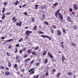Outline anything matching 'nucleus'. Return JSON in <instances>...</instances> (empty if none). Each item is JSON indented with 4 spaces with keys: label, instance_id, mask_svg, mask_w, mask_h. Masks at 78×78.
<instances>
[{
    "label": "nucleus",
    "instance_id": "obj_51",
    "mask_svg": "<svg viewBox=\"0 0 78 78\" xmlns=\"http://www.w3.org/2000/svg\"><path fill=\"white\" fill-rule=\"evenodd\" d=\"M72 14H73V15H75V13L74 11H73L72 13Z\"/></svg>",
    "mask_w": 78,
    "mask_h": 78
},
{
    "label": "nucleus",
    "instance_id": "obj_16",
    "mask_svg": "<svg viewBox=\"0 0 78 78\" xmlns=\"http://www.w3.org/2000/svg\"><path fill=\"white\" fill-rule=\"evenodd\" d=\"M5 8L3 7L2 8V13L3 14H4V13L5 12Z\"/></svg>",
    "mask_w": 78,
    "mask_h": 78
},
{
    "label": "nucleus",
    "instance_id": "obj_23",
    "mask_svg": "<svg viewBox=\"0 0 78 78\" xmlns=\"http://www.w3.org/2000/svg\"><path fill=\"white\" fill-rule=\"evenodd\" d=\"M67 75H72V73L71 72H69L68 73H67Z\"/></svg>",
    "mask_w": 78,
    "mask_h": 78
},
{
    "label": "nucleus",
    "instance_id": "obj_11",
    "mask_svg": "<svg viewBox=\"0 0 78 78\" xmlns=\"http://www.w3.org/2000/svg\"><path fill=\"white\" fill-rule=\"evenodd\" d=\"M45 16L44 15H43L42 16L41 18V19L42 20H44L45 19Z\"/></svg>",
    "mask_w": 78,
    "mask_h": 78
},
{
    "label": "nucleus",
    "instance_id": "obj_13",
    "mask_svg": "<svg viewBox=\"0 0 78 78\" xmlns=\"http://www.w3.org/2000/svg\"><path fill=\"white\" fill-rule=\"evenodd\" d=\"M30 61V58H28L27 59L25 60V62H27L28 61Z\"/></svg>",
    "mask_w": 78,
    "mask_h": 78
},
{
    "label": "nucleus",
    "instance_id": "obj_39",
    "mask_svg": "<svg viewBox=\"0 0 78 78\" xmlns=\"http://www.w3.org/2000/svg\"><path fill=\"white\" fill-rule=\"evenodd\" d=\"M35 20L34 18H32V22H34Z\"/></svg>",
    "mask_w": 78,
    "mask_h": 78
},
{
    "label": "nucleus",
    "instance_id": "obj_34",
    "mask_svg": "<svg viewBox=\"0 0 78 78\" xmlns=\"http://www.w3.org/2000/svg\"><path fill=\"white\" fill-rule=\"evenodd\" d=\"M0 69H4L5 67H3V66H0Z\"/></svg>",
    "mask_w": 78,
    "mask_h": 78
},
{
    "label": "nucleus",
    "instance_id": "obj_53",
    "mask_svg": "<svg viewBox=\"0 0 78 78\" xmlns=\"http://www.w3.org/2000/svg\"><path fill=\"white\" fill-rule=\"evenodd\" d=\"M19 44H17L16 45V47H19Z\"/></svg>",
    "mask_w": 78,
    "mask_h": 78
},
{
    "label": "nucleus",
    "instance_id": "obj_55",
    "mask_svg": "<svg viewBox=\"0 0 78 78\" xmlns=\"http://www.w3.org/2000/svg\"><path fill=\"white\" fill-rule=\"evenodd\" d=\"M6 4H7V2H5L4 3V5H6Z\"/></svg>",
    "mask_w": 78,
    "mask_h": 78
},
{
    "label": "nucleus",
    "instance_id": "obj_32",
    "mask_svg": "<svg viewBox=\"0 0 78 78\" xmlns=\"http://www.w3.org/2000/svg\"><path fill=\"white\" fill-rule=\"evenodd\" d=\"M58 5V3L57 2H56L54 4H53V5L54 6H57Z\"/></svg>",
    "mask_w": 78,
    "mask_h": 78
},
{
    "label": "nucleus",
    "instance_id": "obj_35",
    "mask_svg": "<svg viewBox=\"0 0 78 78\" xmlns=\"http://www.w3.org/2000/svg\"><path fill=\"white\" fill-rule=\"evenodd\" d=\"M52 28H54V29H56V26L54 25L52 26Z\"/></svg>",
    "mask_w": 78,
    "mask_h": 78
},
{
    "label": "nucleus",
    "instance_id": "obj_29",
    "mask_svg": "<svg viewBox=\"0 0 78 78\" xmlns=\"http://www.w3.org/2000/svg\"><path fill=\"white\" fill-rule=\"evenodd\" d=\"M16 3L14 4L15 5H18V4L19 3V1L17 0L16 1Z\"/></svg>",
    "mask_w": 78,
    "mask_h": 78
},
{
    "label": "nucleus",
    "instance_id": "obj_1",
    "mask_svg": "<svg viewBox=\"0 0 78 78\" xmlns=\"http://www.w3.org/2000/svg\"><path fill=\"white\" fill-rule=\"evenodd\" d=\"M59 11H60V9H59L58 10L56 11L55 15L56 17L57 18H58V16L59 18L60 19L61 22L62 21V22H63V16L62 15V14L61 13H59Z\"/></svg>",
    "mask_w": 78,
    "mask_h": 78
},
{
    "label": "nucleus",
    "instance_id": "obj_63",
    "mask_svg": "<svg viewBox=\"0 0 78 78\" xmlns=\"http://www.w3.org/2000/svg\"><path fill=\"white\" fill-rule=\"evenodd\" d=\"M48 73H45L46 76H48Z\"/></svg>",
    "mask_w": 78,
    "mask_h": 78
},
{
    "label": "nucleus",
    "instance_id": "obj_15",
    "mask_svg": "<svg viewBox=\"0 0 78 78\" xmlns=\"http://www.w3.org/2000/svg\"><path fill=\"white\" fill-rule=\"evenodd\" d=\"M48 62V60H47V58H46L45 59L44 61V64H46Z\"/></svg>",
    "mask_w": 78,
    "mask_h": 78
},
{
    "label": "nucleus",
    "instance_id": "obj_27",
    "mask_svg": "<svg viewBox=\"0 0 78 78\" xmlns=\"http://www.w3.org/2000/svg\"><path fill=\"white\" fill-rule=\"evenodd\" d=\"M38 76H39V75L37 74L36 76V75L34 76L33 78H38Z\"/></svg>",
    "mask_w": 78,
    "mask_h": 78
},
{
    "label": "nucleus",
    "instance_id": "obj_41",
    "mask_svg": "<svg viewBox=\"0 0 78 78\" xmlns=\"http://www.w3.org/2000/svg\"><path fill=\"white\" fill-rule=\"evenodd\" d=\"M11 14V13L10 12H7V13H6L5 14V15H9Z\"/></svg>",
    "mask_w": 78,
    "mask_h": 78
},
{
    "label": "nucleus",
    "instance_id": "obj_58",
    "mask_svg": "<svg viewBox=\"0 0 78 78\" xmlns=\"http://www.w3.org/2000/svg\"><path fill=\"white\" fill-rule=\"evenodd\" d=\"M1 39H5V38L4 37H2L1 38Z\"/></svg>",
    "mask_w": 78,
    "mask_h": 78
},
{
    "label": "nucleus",
    "instance_id": "obj_42",
    "mask_svg": "<svg viewBox=\"0 0 78 78\" xmlns=\"http://www.w3.org/2000/svg\"><path fill=\"white\" fill-rule=\"evenodd\" d=\"M44 24H46V25H49V24H48V23L46 21L44 22Z\"/></svg>",
    "mask_w": 78,
    "mask_h": 78
},
{
    "label": "nucleus",
    "instance_id": "obj_57",
    "mask_svg": "<svg viewBox=\"0 0 78 78\" xmlns=\"http://www.w3.org/2000/svg\"><path fill=\"white\" fill-rule=\"evenodd\" d=\"M38 61L39 62H40L41 61V58H39L38 59Z\"/></svg>",
    "mask_w": 78,
    "mask_h": 78
},
{
    "label": "nucleus",
    "instance_id": "obj_6",
    "mask_svg": "<svg viewBox=\"0 0 78 78\" xmlns=\"http://www.w3.org/2000/svg\"><path fill=\"white\" fill-rule=\"evenodd\" d=\"M48 55L51 58H53V55H51V53L50 52H48Z\"/></svg>",
    "mask_w": 78,
    "mask_h": 78
},
{
    "label": "nucleus",
    "instance_id": "obj_54",
    "mask_svg": "<svg viewBox=\"0 0 78 78\" xmlns=\"http://www.w3.org/2000/svg\"><path fill=\"white\" fill-rule=\"evenodd\" d=\"M52 70L53 72H56V69H52Z\"/></svg>",
    "mask_w": 78,
    "mask_h": 78
},
{
    "label": "nucleus",
    "instance_id": "obj_59",
    "mask_svg": "<svg viewBox=\"0 0 78 78\" xmlns=\"http://www.w3.org/2000/svg\"><path fill=\"white\" fill-rule=\"evenodd\" d=\"M45 6H43L41 9H45Z\"/></svg>",
    "mask_w": 78,
    "mask_h": 78
},
{
    "label": "nucleus",
    "instance_id": "obj_10",
    "mask_svg": "<svg viewBox=\"0 0 78 78\" xmlns=\"http://www.w3.org/2000/svg\"><path fill=\"white\" fill-rule=\"evenodd\" d=\"M47 51H44L43 53V56H45L46 55H47Z\"/></svg>",
    "mask_w": 78,
    "mask_h": 78
},
{
    "label": "nucleus",
    "instance_id": "obj_60",
    "mask_svg": "<svg viewBox=\"0 0 78 78\" xmlns=\"http://www.w3.org/2000/svg\"><path fill=\"white\" fill-rule=\"evenodd\" d=\"M17 21V19H15L14 20H13V22H16Z\"/></svg>",
    "mask_w": 78,
    "mask_h": 78
},
{
    "label": "nucleus",
    "instance_id": "obj_62",
    "mask_svg": "<svg viewBox=\"0 0 78 78\" xmlns=\"http://www.w3.org/2000/svg\"><path fill=\"white\" fill-rule=\"evenodd\" d=\"M26 6V4H24L23 5H22V7H23V8H24V7Z\"/></svg>",
    "mask_w": 78,
    "mask_h": 78
},
{
    "label": "nucleus",
    "instance_id": "obj_61",
    "mask_svg": "<svg viewBox=\"0 0 78 78\" xmlns=\"http://www.w3.org/2000/svg\"><path fill=\"white\" fill-rule=\"evenodd\" d=\"M21 72H24V71H25V69H23L22 70H21Z\"/></svg>",
    "mask_w": 78,
    "mask_h": 78
},
{
    "label": "nucleus",
    "instance_id": "obj_28",
    "mask_svg": "<svg viewBox=\"0 0 78 78\" xmlns=\"http://www.w3.org/2000/svg\"><path fill=\"white\" fill-rule=\"evenodd\" d=\"M35 66H39L40 65V63L39 62H37L35 64Z\"/></svg>",
    "mask_w": 78,
    "mask_h": 78
},
{
    "label": "nucleus",
    "instance_id": "obj_5",
    "mask_svg": "<svg viewBox=\"0 0 78 78\" xmlns=\"http://www.w3.org/2000/svg\"><path fill=\"white\" fill-rule=\"evenodd\" d=\"M41 37L44 38H45V37H46V38H48L49 40H51V39L50 37H48L47 35H42Z\"/></svg>",
    "mask_w": 78,
    "mask_h": 78
},
{
    "label": "nucleus",
    "instance_id": "obj_36",
    "mask_svg": "<svg viewBox=\"0 0 78 78\" xmlns=\"http://www.w3.org/2000/svg\"><path fill=\"white\" fill-rule=\"evenodd\" d=\"M38 8V5H35V9H37Z\"/></svg>",
    "mask_w": 78,
    "mask_h": 78
},
{
    "label": "nucleus",
    "instance_id": "obj_45",
    "mask_svg": "<svg viewBox=\"0 0 78 78\" xmlns=\"http://www.w3.org/2000/svg\"><path fill=\"white\" fill-rule=\"evenodd\" d=\"M69 10L70 11V12H72V11H73V10L71 8H70L69 9Z\"/></svg>",
    "mask_w": 78,
    "mask_h": 78
},
{
    "label": "nucleus",
    "instance_id": "obj_40",
    "mask_svg": "<svg viewBox=\"0 0 78 78\" xmlns=\"http://www.w3.org/2000/svg\"><path fill=\"white\" fill-rule=\"evenodd\" d=\"M23 52V51H22V50H20L19 51V53H20V54H22V53Z\"/></svg>",
    "mask_w": 78,
    "mask_h": 78
},
{
    "label": "nucleus",
    "instance_id": "obj_7",
    "mask_svg": "<svg viewBox=\"0 0 78 78\" xmlns=\"http://www.w3.org/2000/svg\"><path fill=\"white\" fill-rule=\"evenodd\" d=\"M74 6V9L76 11V10H77L78 9V7L76 6V5L75 4H73Z\"/></svg>",
    "mask_w": 78,
    "mask_h": 78
},
{
    "label": "nucleus",
    "instance_id": "obj_30",
    "mask_svg": "<svg viewBox=\"0 0 78 78\" xmlns=\"http://www.w3.org/2000/svg\"><path fill=\"white\" fill-rule=\"evenodd\" d=\"M50 30H51V33H54V30H53V29L52 28H51Z\"/></svg>",
    "mask_w": 78,
    "mask_h": 78
},
{
    "label": "nucleus",
    "instance_id": "obj_31",
    "mask_svg": "<svg viewBox=\"0 0 78 78\" xmlns=\"http://www.w3.org/2000/svg\"><path fill=\"white\" fill-rule=\"evenodd\" d=\"M3 16L2 17V20H3L5 18V15L4 14L2 15Z\"/></svg>",
    "mask_w": 78,
    "mask_h": 78
},
{
    "label": "nucleus",
    "instance_id": "obj_3",
    "mask_svg": "<svg viewBox=\"0 0 78 78\" xmlns=\"http://www.w3.org/2000/svg\"><path fill=\"white\" fill-rule=\"evenodd\" d=\"M32 33V31L27 30L25 32V34L27 36H30V34Z\"/></svg>",
    "mask_w": 78,
    "mask_h": 78
},
{
    "label": "nucleus",
    "instance_id": "obj_52",
    "mask_svg": "<svg viewBox=\"0 0 78 78\" xmlns=\"http://www.w3.org/2000/svg\"><path fill=\"white\" fill-rule=\"evenodd\" d=\"M39 34H44V33L41 31H39Z\"/></svg>",
    "mask_w": 78,
    "mask_h": 78
},
{
    "label": "nucleus",
    "instance_id": "obj_46",
    "mask_svg": "<svg viewBox=\"0 0 78 78\" xmlns=\"http://www.w3.org/2000/svg\"><path fill=\"white\" fill-rule=\"evenodd\" d=\"M15 53H17V51H17V48H15Z\"/></svg>",
    "mask_w": 78,
    "mask_h": 78
},
{
    "label": "nucleus",
    "instance_id": "obj_14",
    "mask_svg": "<svg viewBox=\"0 0 78 78\" xmlns=\"http://www.w3.org/2000/svg\"><path fill=\"white\" fill-rule=\"evenodd\" d=\"M8 66L9 67H11V62L9 61L8 62Z\"/></svg>",
    "mask_w": 78,
    "mask_h": 78
},
{
    "label": "nucleus",
    "instance_id": "obj_4",
    "mask_svg": "<svg viewBox=\"0 0 78 78\" xmlns=\"http://www.w3.org/2000/svg\"><path fill=\"white\" fill-rule=\"evenodd\" d=\"M67 21L68 22H71L72 24H73V21H72V20L71 19L70 17V16H67Z\"/></svg>",
    "mask_w": 78,
    "mask_h": 78
},
{
    "label": "nucleus",
    "instance_id": "obj_25",
    "mask_svg": "<svg viewBox=\"0 0 78 78\" xmlns=\"http://www.w3.org/2000/svg\"><path fill=\"white\" fill-rule=\"evenodd\" d=\"M32 51H31V49H29L28 50H27V52L29 54H30L31 53V52Z\"/></svg>",
    "mask_w": 78,
    "mask_h": 78
},
{
    "label": "nucleus",
    "instance_id": "obj_50",
    "mask_svg": "<svg viewBox=\"0 0 78 78\" xmlns=\"http://www.w3.org/2000/svg\"><path fill=\"white\" fill-rule=\"evenodd\" d=\"M6 55L7 56H10V54L8 52H7Z\"/></svg>",
    "mask_w": 78,
    "mask_h": 78
},
{
    "label": "nucleus",
    "instance_id": "obj_24",
    "mask_svg": "<svg viewBox=\"0 0 78 78\" xmlns=\"http://www.w3.org/2000/svg\"><path fill=\"white\" fill-rule=\"evenodd\" d=\"M39 46H37L36 47L34 48V50H38L39 49Z\"/></svg>",
    "mask_w": 78,
    "mask_h": 78
},
{
    "label": "nucleus",
    "instance_id": "obj_12",
    "mask_svg": "<svg viewBox=\"0 0 78 78\" xmlns=\"http://www.w3.org/2000/svg\"><path fill=\"white\" fill-rule=\"evenodd\" d=\"M57 34L58 36H60V35L61 34V31H60V30H58Z\"/></svg>",
    "mask_w": 78,
    "mask_h": 78
},
{
    "label": "nucleus",
    "instance_id": "obj_43",
    "mask_svg": "<svg viewBox=\"0 0 78 78\" xmlns=\"http://www.w3.org/2000/svg\"><path fill=\"white\" fill-rule=\"evenodd\" d=\"M26 50H27V48L26 47H24L23 48V51H25Z\"/></svg>",
    "mask_w": 78,
    "mask_h": 78
},
{
    "label": "nucleus",
    "instance_id": "obj_48",
    "mask_svg": "<svg viewBox=\"0 0 78 78\" xmlns=\"http://www.w3.org/2000/svg\"><path fill=\"white\" fill-rule=\"evenodd\" d=\"M16 62H18V63H20V60L18 59L16 60Z\"/></svg>",
    "mask_w": 78,
    "mask_h": 78
},
{
    "label": "nucleus",
    "instance_id": "obj_20",
    "mask_svg": "<svg viewBox=\"0 0 78 78\" xmlns=\"http://www.w3.org/2000/svg\"><path fill=\"white\" fill-rule=\"evenodd\" d=\"M36 53L37 52L36 51H34L32 52V54L33 55H36Z\"/></svg>",
    "mask_w": 78,
    "mask_h": 78
},
{
    "label": "nucleus",
    "instance_id": "obj_33",
    "mask_svg": "<svg viewBox=\"0 0 78 78\" xmlns=\"http://www.w3.org/2000/svg\"><path fill=\"white\" fill-rule=\"evenodd\" d=\"M34 60H32L30 62V64H33V63H34Z\"/></svg>",
    "mask_w": 78,
    "mask_h": 78
},
{
    "label": "nucleus",
    "instance_id": "obj_47",
    "mask_svg": "<svg viewBox=\"0 0 78 78\" xmlns=\"http://www.w3.org/2000/svg\"><path fill=\"white\" fill-rule=\"evenodd\" d=\"M62 30H63V33H66V30L65 29H62Z\"/></svg>",
    "mask_w": 78,
    "mask_h": 78
},
{
    "label": "nucleus",
    "instance_id": "obj_37",
    "mask_svg": "<svg viewBox=\"0 0 78 78\" xmlns=\"http://www.w3.org/2000/svg\"><path fill=\"white\" fill-rule=\"evenodd\" d=\"M28 56V55H25L24 56L23 58H27Z\"/></svg>",
    "mask_w": 78,
    "mask_h": 78
},
{
    "label": "nucleus",
    "instance_id": "obj_17",
    "mask_svg": "<svg viewBox=\"0 0 78 78\" xmlns=\"http://www.w3.org/2000/svg\"><path fill=\"white\" fill-rule=\"evenodd\" d=\"M23 41V37H22L18 41L19 42H21V41Z\"/></svg>",
    "mask_w": 78,
    "mask_h": 78
},
{
    "label": "nucleus",
    "instance_id": "obj_8",
    "mask_svg": "<svg viewBox=\"0 0 78 78\" xmlns=\"http://www.w3.org/2000/svg\"><path fill=\"white\" fill-rule=\"evenodd\" d=\"M22 25V22L20 21L19 22V23H16V26H19L20 27Z\"/></svg>",
    "mask_w": 78,
    "mask_h": 78
},
{
    "label": "nucleus",
    "instance_id": "obj_26",
    "mask_svg": "<svg viewBox=\"0 0 78 78\" xmlns=\"http://www.w3.org/2000/svg\"><path fill=\"white\" fill-rule=\"evenodd\" d=\"M14 67L15 69H17V65L16 64H15L14 66Z\"/></svg>",
    "mask_w": 78,
    "mask_h": 78
},
{
    "label": "nucleus",
    "instance_id": "obj_56",
    "mask_svg": "<svg viewBox=\"0 0 78 78\" xmlns=\"http://www.w3.org/2000/svg\"><path fill=\"white\" fill-rule=\"evenodd\" d=\"M16 19L15 17H13L12 19V20H14V19Z\"/></svg>",
    "mask_w": 78,
    "mask_h": 78
},
{
    "label": "nucleus",
    "instance_id": "obj_64",
    "mask_svg": "<svg viewBox=\"0 0 78 78\" xmlns=\"http://www.w3.org/2000/svg\"><path fill=\"white\" fill-rule=\"evenodd\" d=\"M24 14H25L26 16H27V12H24Z\"/></svg>",
    "mask_w": 78,
    "mask_h": 78
},
{
    "label": "nucleus",
    "instance_id": "obj_19",
    "mask_svg": "<svg viewBox=\"0 0 78 78\" xmlns=\"http://www.w3.org/2000/svg\"><path fill=\"white\" fill-rule=\"evenodd\" d=\"M9 74H10V73L9 71H7L5 73V75H9Z\"/></svg>",
    "mask_w": 78,
    "mask_h": 78
},
{
    "label": "nucleus",
    "instance_id": "obj_2",
    "mask_svg": "<svg viewBox=\"0 0 78 78\" xmlns=\"http://www.w3.org/2000/svg\"><path fill=\"white\" fill-rule=\"evenodd\" d=\"M34 68H32L29 71V72H30V75H33L34 73Z\"/></svg>",
    "mask_w": 78,
    "mask_h": 78
},
{
    "label": "nucleus",
    "instance_id": "obj_22",
    "mask_svg": "<svg viewBox=\"0 0 78 78\" xmlns=\"http://www.w3.org/2000/svg\"><path fill=\"white\" fill-rule=\"evenodd\" d=\"M60 75H61V73H58L57 75V78H59V76H60Z\"/></svg>",
    "mask_w": 78,
    "mask_h": 78
},
{
    "label": "nucleus",
    "instance_id": "obj_18",
    "mask_svg": "<svg viewBox=\"0 0 78 78\" xmlns=\"http://www.w3.org/2000/svg\"><path fill=\"white\" fill-rule=\"evenodd\" d=\"M62 62H63L64 61V60H65V57H64V56L62 55Z\"/></svg>",
    "mask_w": 78,
    "mask_h": 78
},
{
    "label": "nucleus",
    "instance_id": "obj_38",
    "mask_svg": "<svg viewBox=\"0 0 78 78\" xmlns=\"http://www.w3.org/2000/svg\"><path fill=\"white\" fill-rule=\"evenodd\" d=\"M15 58L16 59H19V55H17L16 56V57Z\"/></svg>",
    "mask_w": 78,
    "mask_h": 78
},
{
    "label": "nucleus",
    "instance_id": "obj_49",
    "mask_svg": "<svg viewBox=\"0 0 78 78\" xmlns=\"http://www.w3.org/2000/svg\"><path fill=\"white\" fill-rule=\"evenodd\" d=\"M73 27H74V30H76V29H77V27H76L75 26H74Z\"/></svg>",
    "mask_w": 78,
    "mask_h": 78
},
{
    "label": "nucleus",
    "instance_id": "obj_21",
    "mask_svg": "<svg viewBox=\"0 0 78 78\" xmlns=\"http://www.w3.org/2000/svg\"><path fill=\"white\" fill-rule=\"evenodd\" d=\"M34 30H37V26L35 25L33 28Z\"/></svg>",
    "mask_w": 78,
    "mask_h": 78
},
{
    "label": "nucleus",
    "instance_id": "obj_9",
    "mask_svg": "<svg viewBox=\"0 0 78 78\" xmlns=\"http://www.w3.org/2000/svg\"><path fill=\"white\" fill-rule=\"evenodd\" d=\"M13 39H9V40H8L5 41L6 42H12V41Z\"/></svg>",
    "mask_w": 78,
    "mask_h": 78
},
{
    "label": "nucleus",
    "instance_id": "obj_44",
    "mask_svg": "<svg viewBox=\"0 0 78 78\" xmlns=\"http://www.w3.org/2000/svg\"><path fill=\"white\" fill-rule=\"evenodd\" d=\"M71 46H73V47H74V46H75V44L73 43H72L71 44Z\"/></svg>",
    "mask_w": 78,
    "mask_h": 78
}]
</instances>
